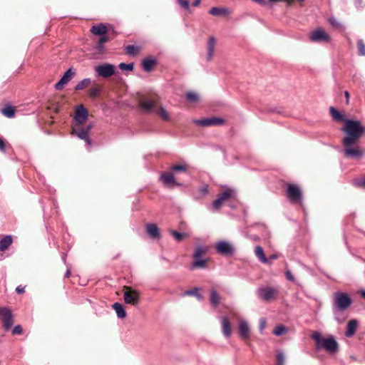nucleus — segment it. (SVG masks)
<instances>
[{"label":"nucleus","instance_id":"1","mask_svg":"<svg viewBox=\"0 0 365 365\" xmlns=\"http://www.w3.org/2000/svg\"><path fill=\"white\" fill-rule=\"evenodd\" d=\"M340 130L344 133L341 141L344 148V157L354 160L361 159L364 152L357 144L365 133V127L360 120L349 118L345 120V123Z\"/></svg>","mask_w":365,"mask_h":365},{"label":"nucleus","instance_id":"2","mask_svg":"<svg viewBox=\"0 0 365 365\" xmlns=\"http://www.w3.org/2000/svg\"><path fill=\"white\" fill-rule=\"evenodd\" d=\"M88 116V110L83 105H78L75 109L74 121L76 125L73 126V133L78 138L83 140L88 150H91L92 142L89 137V133L93 127V123L83 125Z\"/></svg>","mask_w":365,"mask_h":365},{"label":"nucleus","instance_id":"3","mask_svg":"<svg viewBox=\"0 0 365 365\" xmlns=\"http://www.w3.org/2000/svg\"><path fill=\"white\" fill-rule=\"evenodd\" d=\"M208 252V247L203 245H197L192 253L193 261L190 264V269H206L209 258L205 255Z\"/></svg>","mask_w":365,"mask_h":365},{"label":"nucleus","instance_id":"4","mask_svg":"<svg viewBox=\"0 0 365 365\" xmlns=\"http://www.w3.org/2000/svg\"><path fill=\"white\" fill-rule=\"evenodd\" d=\"M278 287L268 285L260 286L256 290L257 298L264 302H270L274 299L279 294Z\"/></svg>","mask_w":365,"mask_h":365},{"label":"nucleus","instance_id":"5","mask_svg":"<svg viewBox=\"0 0 365 365\" xmlns=\"http://www.w3.org/2000/svg\"><path fill=\"white\" fill-rule=\"evenodd\" d=\"M352 304V299L346 292H336L334 293V299L333 302V309L338 311H344L347 309Z\"/></svg>","mask_w":365,"mask_h":365},{"label":"nucleus","instance_id":"6","mask_svg":"<svg viewBox=\"0 0 365 365\" xmlns=\"http://www.w3.org/2000/svg\"><path fill=\"white\" fill-rule=\"evenodd\" d=\"M140 292L131 287H125L123 292V299L128 304L138 306L140 302Z\"/></svg>","mask_w":365,"mask_h":365},{"label":"nucleus","instance_id":"7","mask_svg":"<svg viewBox=\"0 0 365 365\" xmlns=\"http://www.w3.org/2000/svg\"><path fill=\"white\" fill-rule=\"evenodd\" d=\"M215 248L217 254L229 257L235 252V247L229 242L225 240H219L215 244Z\"/></svg>","mask_w":365,"mask_h":365},{"label":"nucleus","instance_id":"8","mask_svg":"<svg viewBox=\"0 0 365 365\" xmlns=\"http://www.w3.org/2000/svg\"><path fill=\"white\" fill-rule=\"evenodd\" d=\"M94 71L97 76L108 78L114 75L115 67L113 64L104 63L95 66Z\"/></svg>","mask_w":365,"mask_h":365},{"label":"nucleus","instance_id":"9","mask_svg":"<svg viewBox=\"0 0 365 365\" xmlns=\"http://www.w3.org/2000/svg\"><path fill=\"white\" fill-rule=\"evenodd\" d=\"M287 193L291 203H301L302 201V192L300 187L294 184H289L287 186Z\"/></svg>","mask_w":365,"mask_h":365},{"label":"nucleus","instance_id":"10","mask_svg":"<svg viewBox=\"0 0 365 365\" xmlns=\"http://www.w3.org/2000/svg\"><path fill=\"white\" fill-rule=\"evenodd\" d=\"M193 123L199 126L209 127V126H220L225 123V120L222 118L212 117L201 119H195Z\"/></svg>","mask_w":365,"mask_h":365},{"label":"nucleus","instance_id":"11","mask_svg":"<svg viewBox=\"0 0 365 365\" xmlns=\"http://www.w3.org/2000/svg\"><path fill=\"white\" fill-rule=\"evenodd\" d=\"M0 316L2 317V326L4 331H9L14 323V317L11 310L6 307L0 308Z\"/></svg>","mask_w":365,"mask_h":365},{"label":"nucleus","instance_id":"12","mask_svg":"<svg viewBox=\"0 0 365 365\" xmlns=\"http://www.w3.org/2000/svg\"><path fill=\"white\" fill-rule=\"evenodd\" d=\"M321 348H324L328 353L334 354L338 351L339 344L334 337L331 336L324 339Z\"/></svg>","mask_w":365,"mask_h":365},{"label":"nucleus","instance_id":"13","mask_svg":"<svg viewBox=\"0 0 365 365\" xmlns=\"http://www.w3.org/2000/svg\"><path fill=\"white\" fill-rule=\"evenodd\" d=\"M310 39L314 42H329L331 40L330 36L322 29L314 30Z\"/></svg>","mask_w":365,"mask_h":365},{"label":"nucleus","instance_id":"14","mask_svg":"<svg viewBox=\"0 0 365 365\" xmlns=\"http://www.w3.org/2000/svg\"><path fill=\"white\" fill-rule=\"evenodd\" d=\"M238 332L242 340H247L250 336V328L247 322L243 319H239Z\"/></svg>","mask_w":365,"mask_h":365},{"label":"nucleus","instance_id":"15","mask_svg":"<svg viewBox=\"0 0 365 365\" xmlns=\"http://www.w3.org/2000/svg\"><path fill=\"white\" fill-rule=\"evenodd\" d=\"M76 72L71 68H69L62 76L60 80L55 84L54 88L60 91L61 90L64 85H66L75 75Z\"/></svg>","mask_w":365,"mask_h":365},{"label":"nucleus","instance_id":"16","mask_svg":"<svg viewBox=\"0 0 365 365\" xmlns=\"http://www.w3.org/2000/svg\"><path fill=\"white\" fill-rule=\"evenodd\" d=\"M160 180L163 182L165 186L168 187H172L173 185H182V183L176 182L172 173H162L160 176Z\"/></svg>","mask_w":365,"mask_h":365},{"label":"nucleus","instance_id":"17","mask_svg":"<svg viewBox=\"0 0 365 365\" xmlns=\"http://www.w3.org/2000/svg\"><path fill=\"white\" fill-rule=\"evenodd\" d=\"M157 64L158 61L156 60L155 58L152 56L145 58L142 61L143 69L148 73L150 72L153 69L154 66H155Z\"/></svg>","mask_w":365,"mask_h":365},{"label":"nucleus","instance_id":"18","mask_svg":"<svg viewBox=\"0 0 365 365\" xmlns=\"http://www.w3.org/2000/svg\"><path fill=\"white\" fill-rule=\"evenodd\" d=\"M222 323V332L225 338L230 337L232 334V326L226 317H221L220 318Z\"/></svg>","mask_w":365,"mask_h":365},{"label":"nucleus","instance_id":"19","mask_svg":"<svg viewBox=\"0 0 365 365\" xmlns=\"http://www.w3.org/2000/svg\"><path fill=\"white\" fill-rule=\"evenodd\" d=\"M217 39L214 36L209 38L207 43V60L210 61L212 59Z\"/></svg>","mask_w":365,"mask_h":365},{"label":"nucleus","instance_id":"20","mask_svg":"<svg viewBox=\"0 0 365 365\" xmlns=\"http://www.w3.org/2000/svg\"><path fill=\"white\" fill-rule=\"evenodd\" d=\"M140 107L143 112L150 113L156 108V103L153 100H145L140 103Z\"/></svg>","mask_w":365,"mask_h":365},{"label":"nucleus","instance_id":"21","mask_svg":"<svg viewBox=\"0 0 365 365\" xmlns=\"http://www.w3.org/2000/svg\"><path fill=\"white\" fill-rule=\"evenodd\" d=\"M147 232L153 239H160V235L158 227L153 223L148 224L146 226Z\"/></svg>","mask_w":365,"mask_h":365},{"label":"nucleus","instance_id":"22","mask_svg":"<svg viewBox=\"0 0 365 365\" xmlns=\"http://www.w3.org/2000/svg\"><path fill=\"white\" fill-rule=\"evenodd\" d=\"M255 254L260 262L270 264L269 260L264 255V250L262 247L256 246L255 249Z\"/></svg>","mask_w":365,"mask_h":365},{"label":"nucleus","instance_id":"23","mask_svg":"<svg viewBox=\"0 0 365 365\" xmlns=\"http://www.w3.org/2000/svg\"><path fill=\"white\" fill-rule=\"evenodd\" d=\"M107 31L108 29L103 24L93 25L91 28V32L96 36H103V34H106Z\"/></svg>","mask_w":365,"mask_h":365},{"label":"nucleus","instance_id":"24","mask_svg":"<svg viewBox=\"0 0 365 365\" xmlns=\"http://www.w3.org/2000/svg\"><path fill=\"white\" fill-rule=\"evenodd\" d=\"M357 324L358 322L356 319H351L348 322L347 328L345 331V336L346 337H351L355 334Z\"/></svg>","mask_w":365,"mask_h":365},{"label":"nucleus","instance_id":"25","mask_svg":"<svg viewBox=\"0 0 365 365\" xmlns=\"http://www.w3.org/2000/svg\"><path fill=\"white\" fill-rule=\"evenodd\" d=\"M329 112H330V114H331L332 118L335 121L343 122L344 123H345V120L347 119L344 114H342L341 113L338 111L334 107H330L329 108Z\"/></svg>","mask_w":365,"mask_h":365},{"label":"nucleus","instance_id":"26","mask_svg":"<svg viewBox=\"0 0 365 365\" xmlns=\"http://www.w3.org/2000/svg\"><path fill=\"white\" fill-rule=\"evenodd\" d=\"M13 242L12 236L10 235H5L0 240V251L6 250Z\"/></svg>","mask_w":365,"mask_h":365},{"label":"nucleus","instance_id":"27","mask_svg":"<svg viewBox=\"0 0 365 365\" xmlns=\"http://www.w3.org/2000/svg\"><path fill=\"white\" fill-rule=\"evenodd\" d=\"M113 309L115 310L118 318L123 319L126 317V312L120 303L115 302L113 304Z\"/></svg>","mask_w":365,"mask_h":365},{"label":"nucleus","instance_id":"28","mask_svg":"<svg viewBox=\"0 0 365 365\" xmlns=\"http://www.w3.org/2000/svg\"><path fill=\"white\" fill-rule=\"evenodd\" d=\"M220 301V297L218 294L217 292L215 289H212L210 292V304L212 307L216 308Z\"/></svg>","mask_w":365,"mask_h":365},{"label":"nucleus","instance_id":"29","mask_svg":"<svg viewBox=\"0 0 365 365\" xmlns=\"http://www.w3.org/2000/svg\"><path fill=\"white\" fill-rule=\"evenodd\" d=\"M228 13L229 10L227 8L212 7L209 11V14L212 16H225Z\"/></svg>","mask_w":365,"mask_h":365},{"label":"nucleus","instance_id":"30","mask_svg":"<svg viewBox=\"0 0 365 365\" xmlns=\"http://www.w3.org/2000/svg\"><path fill=\"white\" fill-rule=\"evenodd\" d=\"M235 190L231 188H227L224 192L218 195V196H220L223 200V201L235 197Z\"/></svg>","mask_w":365,"mask_h":365},{"label":"nucleus","instance_id":"31","mask_svg":"<svg viewBox=\"0 0 365 365\" xmlns=\"http://www.w3.org/2000/svg\"><path fill=\"white\" fill-rule=\"evenodd\" d=\"M91 83V79L89 78H86L83 79L82 81H79L75 86L74 89L76 91L83 90V88L87 87L88 85H90Z\"/></svg>","mask_w":365,"mask_h":365},{"label":"nucleus","instance_id":"32","mask_svg":"<svg viewBox=\"0 0 365 365\" xmlns=\"http://www.w3.org/2000/svg\"><path fill=\"white\" fill-rule=\"evenodd\" d=\"M101 92V88L96 85L94 86H92L88 91V96L91 98H96L98 97Z\"/></svg>","mask_w":365,"mask_h":365},{"label":"nucleus","instance_id":"33","mask_svg":"<svg viewBox=\"0 0 365 365\" xmlns=\"http://www.w3.org/2000/svg\"><path fill=\"white\" fill-rule=\"evenodd\" d=\"M185 295H189V296H195L199 300H201L202 299V297L201 294L199 292V288L198 287H195L192 289H188V290L185 291Z\"/></svg>","mask_w":365,"mask_h":365},{"label":"nucleus","instance_id":"34","mask_svg":"<svg viewBox=\"0 0 365 365\" xmlns=\"http://www.w3.org/2000/svg\"><path fill=\"white\" fill-rule=\"evenodd\" d=\"M2 113L6 117L11 118L15 115V110L11 106H7L2 109Z\"/></svg>","mask_w":365,"mask_h":365},{"label":"nucleus","instance_id":"35","mask_svg":"<svg viewBox=\"0 0 365 365\" xmlns=\"http://www.w3.org/2000/svg\"><path fill=\"white\" fill-rule=\"evenodd\" d=\"M312 338L316 341V348L317 349L321 348V344L324 340L323 338L321 337V335L319 332H314L312 335Z\"/></svg>","mask_w":365,"mask_h":365},{"label":"nucleus","instance_id":"36","mask_svg":"<svg viewBox=\"0 0 365 365\" xmlns=\"http://www.w3.org/2000/svg\"><path fill=\"white\" fill-rule=\"evenodd\" d=\"M358 54L361 56H365V43L362 39H359L357 41Z\"/></svg>","mask_w":365,"mask_h":365},{"label":"nucleus","instance_id":"37","mask_svg":"<svg viewBox=\"0 0 365 365\" xmlns=\"http://www.w3.org/2000/svg\"><path fill=\"white\" fill-rule=\"evenodd\" d=\"M157 113L160 115V117L164 120L168 121L170 120V115L165 108L160 107L157 111Z\"/></svg>","mask_w":365,"mask_h":365},{"label":"nucleus","instance_id":"38","mask_svg":"<svg viewBox=\"0 0 365 365\" xmlns=\"http://www.w3.org/2000/svg\"><path fill=\"white\" fill-rule=\"evenodd\" d=\"M223 202V200L220 196H217V199L212 203V209L215 210H219L222 207Z\"/></svg>","mask_w":365,"mask_h":365},{"label":"nucleus","instance_id":"39","mask_svg":"<svg viewBox=\"0 0 365 365\" xmlns=\"http://www.w3.org/2000/svg\"><path fill=\"white\" fill-rule=\"evenodd\" d=\"M287 331V329L283 325H278L274 328V334L277 336H282Z\"/></svg>","mask_w":365,"mask_h":365},{"label":"nucleus","instance_id":"40","mask_svg":"<svg viewBox=\"0 0 365 365\" xmlns=\"http://www.w3.org/2000/svg\"><path fill=\"white\" fill-rule=\"evenodd\" d=\"M139 48L137 46L129 45L125 47L126 52L132 56H134L138 53Z\"/></svg>","mask_w":365,"mask_h":365},{"label":"nucleus","instance_id":"41","mask_svg":"<svg viewBox=\"0 0 365 365\" xmlns=\"http://www.w3.org/2000/svg\"><path fill=\"white\" fill-rule=\"evenodd\" d=\"M118 67L120 69H121L123 71H131L133 70L134 63H120L118 65Z\"/></svg>","mask_w":365,"mask_h":365},{"label":"nucleus","instance_id":"42","mask_svg":"<svg viewBox=\"0 0 365 365\" xmlns=\"http://www.w3.org/2000/svg\"><path fill=\"white\" fill-rule=\"evenodd\" d=\"M170 232L175 238V240L178 242H180L182 240V238L185 236V233H184V232H178L176 230H170Z\"/></svg>","mask_w":365,"mask_h":365},{"label":"nucleus","instance_id":"43","mask_svg":"<svg viewBox=\"0 0 365 365\" xmlns=\"http://www.w3.org/2000/svg\"><path fill=\"white\" fill-rule=\"evenodd\" d=\"M171 171L173 172H187V169L185 165H175L170 168Z\"/></svg>","mask_w":365,"mask_h":365},{"label":"nucleus","instance_id":"44","mask_svg":"<svg viewBox=\"0 0 365 365\" xmlns=\"http://www.w3.org/2000/svg\"><path fill=\"white\" fill-rule=\"evenodd\" d=\"M187 99L191 102H195L198 100L199 96L194 92H188L186 95Z\"/></svg>","mask_w":365,"mask_h":365},{"label":"nucleus","instance_id":"45","mask_svg":"<svg viewBox=\"0 0 365 365\" xmlns=\"http://www.w3.org/2000/svg\"><path fill=\"white\" fill-rule=\"evenodd\" d=\"M329 23L334 27L339 28L341 27V24L336 20V19L334 16L330 17L329 19Z\"/></svg>","mask_w":365,"mask_h":365},{"label":"nucleus","instance_id":"46","mask_svg":"<svg viewBox=\"0 0 365 365\" xmlns=\"http://www.w3.org/2000/svg\"><path fill=\"white\" fill-rule=\"evenodd\" d=\"M22 332H23L22 327L19 324L16 325L12 329L13 335L21 334H22Z\"/></svg>","mask_w":365,"mask_h":365},{"label":"nucleus","instance_id":"47","mask_svg":"<svg viewBox=\"0 0 365 365\" xmlns=\"http://www.w3.org/2000/svg\"><path fill=\"white\" fill-rule=\"evenodd\" d=\"M285 277H286L288 281H289V282H296V279H295L294 277L292 274L291 271L289 270V269H287L285 271Z\"/></svg>","mask_w":365,"mask_h":365},{"label":"nucleus","instance_id":"48","mask_svg":"<svg viewBox=\"0 0 365 365\" xmlns=\"http://www.w3.org/2000/svg\"><path fill=\"white\" fill-rule=\"evenodd\" d=\"M277 365H284V355L283 353H282V352L278 353L277 355Z\"/></svg>","mask_w":365,"mask_h":365},{"label":"nucleus","instance_id":"49","mask_svg":"<svg viewBox=\"0 0 365 365\" xmlns=\"http://www.w3.org/2000/svg\"><path fill=\"white\" fill-rule=\"evenodd\" d=\"M178 3L184 7L185 9H190V3L188 0H177Z\"/></svg>","mask_w":365,"mask_h":365},{"label":"nucleus","instance_id":"50","mask_svg":"<svg viewBox=\"0 0 365 365\" xmlns=\"http://www.w3.org/2000/svg\"><path fill=\"white\" fill-rule=\"evenodd\" d=\"M354 4L356 9H363L365 6L363 0H354Z\"/></svg>","mask_w":365,"mask_h":365},{"label":"nucleus","instance_id":"51","mask_svg":"<svg viewBox=\"0 0 365 365\" xmlns=\"http://www.w3.org/2000/svg\"><path fill=\"white\" fill-rule=\"evenodd\" d=\"M94 49L98 53H102L104 50V44H101V43L98 42V43L95 46Z\"/></svg>","mask_w":365,"mask_h":365},{"label":"nucleus","instance_id":"52","mask_svg":"<svg viewBox=\"0 0 365 365\" xmlns=\"http://www.w3.org/2000/svg\"><path fill=\"white\" fill-rule=\"evenodd\" d=\"M108 40H109L108 37L106 34H103V36H100L98 42L101 43V44H104Z\"/></svg>","mask_w":365,"mask_h":365},{"label":"nucleus","instance_id":"53","mask_svg":"<svg viewBox=\"0 0 365 365\" xmlns=\"http://www.w3.org/2000/svg\"><path fill=\"white\" fill-rule=\"evenodd\" d=\"M200 192H201L203 195H206V194H207V192H208V187H207V185L202 186V187L200 188Z\"/></svg>","mask_w":365,"mask_h":365},{"label":"nucleus","instance_id":"54","mask_svg":"<svg viewBox=\"0 0 365 365\" xmlns=\"http://www.w3.org/2000/svg\"><path fill=\"white\" fill-rule=\"evenodd\" d=\"M252 1L260 4V5H262V6L267 5V0H252Z\"/></svg>","mask_w":365,"mask_h":365},{"label":"nucleus","instance_id":"55","mask_svg":"<svg viewBox=\"0 0 365 365\" xmlns=\"http://www.w3.org/2000/svg\"><path fill=\"white\" fill-rule=\"evenodd\" d=\"M16 293L18 294H22L24 292V287H21V286H18L16 288Z\"/></svg>","mask_w":365,"mask_h":365},{"label":"nucleus","instance_id":"56","mask_svg":"<svg viewBox=\"0 0 365 365\" xmlns=\"http://www.w3.org/2000/svg\"><path fill=\"white\" fill-rule=\"evenodd\" d=\"M5 143L3 139L0 138V150L4 151L5 150Z\"/></svg>","mask_w":365,"mask_h":365},{"label":"nucleus","instance_id":"57","mask_svg":"<svg viewBox=\"0 0 365 365\" xmlns=\"http://www.w3.org/2000/svg\"><path fill=\"white\" fill-rule=\"evenodd\" d=\"M278 257H279V255H277V254H272V255H271L269 256V257L268 259L269 260V262L271 263L270 260L277 259Z\"/></svg>","mask_w":365,"mask_h":365},{"label":"nucleus","instance_id":"58","mask_svg":"<svg viewBox=\"0 0 365 365\" xmlns=\"http://www.w3.org/2000/svg\"><path fill=\"white\" fill-rule=\"evenodd\" d=\"M355 184L365 187V178L361 180V181H359L358 182H356Z\"/></svg>","mask_w":365,"mask_h":365},{"label":"nucleus","instance_id":"59","mask_svg":"<svg viewBox=\"0 0 365 365\" xmlns=\"http://www.w3.org/2000/svg\"><path fill=\"white\" fill-rule=\"evenodd\" d=\"M201 0H194L192 5L193 6H198L200 4Z\"/></svg>","mask_w":365,"mask_h":365},{"label":"nucleus","instance_id":"60","mask_svg":"<svg viewBox=\"0 0 365 365\" xmlns=\"http://www.w3.org/2000/svg\"><path fill=\"white\" fill-rule=\"evenodd\" d=\"M344 95H345V97H346V103H349V93L347 91H344Z\"/></svg>","mask_w":365,"mask_h":365},{"label":"nucleus","instance_id":"61","mask_svg":"<svg viewBox=\"0 0 365 365\" xmlns=\"http://www.w3.org/2000/svg\"><path fill=\"white\" fill-rule=\"evenodd\" d=\"M70 275H71V272H70L69 269H67L65 273V277L68 278L70 277Z\"/></svg>","mask_w":365,"mask_h":365},{"label":"nucleus","instance_id":"62","mask_svg":"<svg viewBox=\"0 0 365 365\" xmlns=\"http://www.w3.org/2000/svg\"><path fill=\"white\" fill-rule=\"evenodd\" d=\"M264 320L263 319H261V324H260V329H264Z\"/></svg>","mask_w":365,"mask_h":365},{"label":"nucleus","instance_id":"63","mask_svg":"<svg viewBox=\"0 0 365 365\" xmlns=\"http://www.w3.org/2000/svg\"><path fill=\"white\" fill-rule=\"evenodd\" d=\"M361 295L365 299V290L361 292Z\"/></svg>","mask_w":365,"mask_h":365},{"label":"nucleus","instance_id":"64","mask_svg":"<svg viewBox=\"0 0 365 365\" xmlns=\"http://www.w3.org/2000/svg\"><path fill=\"white\" fill-rule=\"evenodd\" d=\"M350 358H351V359H353V360H355V359H356L355 356H350Z\"/></svg>","mask_w":365,"mask_h":365}]
</instances>
